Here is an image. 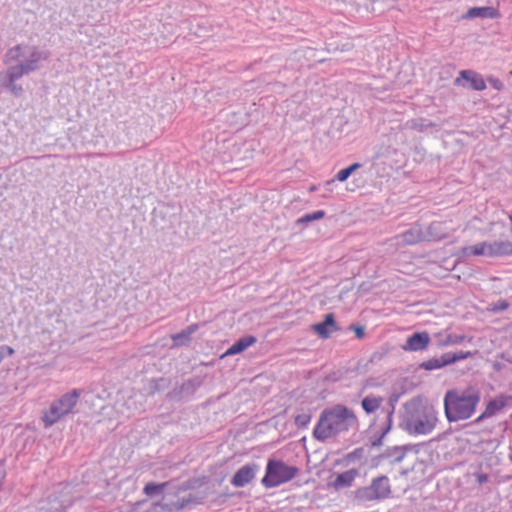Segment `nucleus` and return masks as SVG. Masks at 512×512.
I'll list each match as a JSON object with an SVG mask.
<instances>
[{
	"mask_svg": "<svg viewBox=\"0 0 512 512\" xmlns=\"http://www.w3.org/2000/svg\"><path fill=\"white\" fill-rule=\"evenodd\" d=\"M511 405H512V397L511 396L500 395V396L490 400L487 403L485 410L483 411V413L480 416H478L475 419L474 423H479L486 418L492 417L495 414H497L498 412L502 411L505 407H508Z\"/></svg>",
	"mask_w": 512,
	"mask_h": 512,
	"instance_id": "obj_10",
	"label": "nucleus"
},
{
	"mask_svg": "<svg viewBox=\"0 0 512 512\" xmlns=\"http://www.w3.org/2000/svg\"><path fill=\"white\" fill-rule=\"evenodd\" d=\"M404 415L400 426L411 435L429 434L436 426L437 412L433 405L420 398H412L404 404Z\"/></svg>",
	"mask_w": 512,
	"mask_h": 512,
	"instance_id": "obj_3",
	"label": "nucleus"
},
{
	"mask_svg": "<svg viewBox=\"0 0 512 512\" xmlns=\"http://www.w3.org/2000/svg\"><path fill=\"white\" fill-rule=\"evenodd\" d=\"M431 342V338L428 332H414L410 335L405 343L402 345L404 351H423L426 350Z\"/></svg>",
	"mask_w": 512,
	"mask_h": 512,
	"instance_id": "obj_11",
	"label": "nucleus"
},
{
	"mask_svg": "<svg viewBox=\"0 0 512 512\" xmlns=\"http://www.w3.org/2000/svg\"><path fill=\"white\" fill-rule=\"evenodd\" d=\"M460 254L463 257L468 256H487V241L477 243L472 246H464L460 249Z\"/></svg>",
	"mask_w": 512,
	"mask_h": 512,
	"instance_id": "obj_23",
	"label": "nucleus"
},
{
	"mask_svg": "<svg viewBox=\"0 0 512 512\" xmlns=\"http://www.w3.org/2000/svg\"><path fill=\"white\" fill-rule=\"evenodd\" d=\"M480 399V391L472 387L446 391L443 402L447 421L452 423L471 418Z\"/></svg>",
	"mask_w": 512,
	"mask_h": 512,
	"instance_id": "obj_4",
	"label": "nucleus"
},
{
	"mask_svg": "<svg viewBox=\"0 0 512 512\" xmlns=\"http://www.w3.org/2000/svg\"><path fill=\"white\" fill-rule=\"evenodd\" d=\"M475 354H478L477 350L474 352L462 351V350L457 351V352H446V358H447L448 364L451 365L458 361L470 358V357L474 356Z\"/></svg>",
	"mask_w": 512,
	"mask_h": 512,
	"instance_id": "obj_29",
	"label": "nucleus"
},
{
	"mask_svg": "<svg viewBox=\"0 0 512 512\" xmlns=\"http://www.w3.org/2000/svg\"><path fill=\"white\" fill-rule=\"evenodd\" d=\"M378 420H379V419H378V418H376V419L373 421V423L371 424V426H373V425H378ZM392 426H393V424H390V425H389V422H388V421H385V420L381 421V422L379 423V427H380L379 434H378V436H375V437L371 440V445H372L373 447L381 446V445H382V443H383V438L385 437V435H386L387 433H389V432H390V430L392 429Z\"/></svg>",
	"mask_w": 512,
	"mask_h": 512,
	"instance_id": "obj_24",
	"label": "nucleus"
},
{
	"mask_svg": "<svg viewBox=\"0 0 512 512\" xmlns=\"http://www.w3.org/2000/svg\"><path fill=\"white\" fill-rule=\"evenodd\" d=\"M397 401L398 396L393 394L386 400V404L382 407V414H384L383 420L388 421L389 425L393 424V416L395 413V405Z\"/></svg>",
	"mask_w": 512,
	"mask_h": 512,
	"instance_id": "obj_27",
	"label": "nucleus"
},
{
	"mask_svg": "<svg viewBox=\"0 0 512 512\" xmlns=\"http://www.w3.org/2000/svg\"><path fill=\"white\" fill-rule=\"evenodd\" d=\"M195 484V480L185 481L176 487V493L185 492L187 490L193 489L195 487Z\"/></svg>",
	"mask_w": 512,
	"mask_h": 512,
	"instance_id": "obj_37",
	"label": "nucleus"
},
{
	"mask_svg": "<svg viewBox=\"0 0 512 512\" xmlns=\"http://www.w3.org/2000/svg\"><path fill=\"white\" fill-rule=\"evenodd\" d=\"M299 472L296 466L287 465L282 460L269 459L265 476L261 484L265 488H274L292 480Z\"/></svg>",
	"mask_w": 512,
	"mask_h": 512,
	"instance_id": "obj_6",
	"label": "nucleus"
},
{
	"mask_svg": "<svg viewBox=\"0 0 512 512\" xmlns=\"http://www.w3.org/2000/svg\"><path fill=\"white\" fill-rule=\"evenodd\" d=\"M471 339L472 338H468L464 334L449 333V334L445 335L444 339L438 341V346L439 347H447V346H451V345H459V344L463 343L465 340H468L470 342Z\"/></svg>",
	"mask_w": 512,
	"mask_h": 512,
	"instance_id": "obj_28",
	"label": "nucleus"
},
{
	"mask_svg": "<svg viewBox=\"0 0 512 512\" xmlns=\"http://www.w3.org/2000/svg\"><path fill=\"white\" fill-rule=\"evenodd\" d=\"M434 337L440 341V340L444 339L445 335L443 332H437L434 334Z\"/></svg>",
	"mask_w": 512,
	"mask_h": 512,
	"instance_id": "obj_41",
	"label": "nucleus"
},
{
	"mask_svg": "<svg viewBox=\"0 0 512 512\" xmlns=\"http://www.w3.org/2000/svg\"><path fill=\"white\" fill-rule=\"evenodd\" d=\"M363 455H364V448L359 447V448H356L353 451L347 453L344 456V461L346 463H350V462L355 461L356 459H361L363 457Z\"/></svg>",
	"mask_w": 512,
	"mask_h": 512,
	"instance_id": "obj_34",
	"label": "nucleus"
},
{
	"mask_svg": "<svg viewBox=\"0 0 512 512\" xmlns=\"http://www.w3.org/2000/svg\"><path fill=\"white\" fill-rule=\"evenodd\" d=\"M488 82L490 83V85H491L494 89H496V90H498V91H500V90H502V89L504 88V84H503V82H502L500 79H498V78L489 77V78H488Z\"/></svg>",
	"mask_w": 512,
	"mask_h": 512,
	"instance_id": "obj_38",
	"label": "nucleus"
},
{
	"mask_svg": "<svg viewBox=\"0 0 512 512\" xmlns=\"http://www.w3.org/2000/svg\"><path fill=\"white\" fill-rule=\"evenodd\" d=\"M463 80L470 83V88L476 91L486 89V82L481 74L472 70H461L459 76L454 80L456 86H464Z\"/></svg>",
	"mask_w": 512,
	"mask_h": 512,
	"instance_id": "obj_12",
	"label": "nucleus"
},
{
	"mask_svg": "<svg viewBox=\"0 0 512 512\" xmlns=\"http://www.w3.org/2000/svg\"><path fill=\"white\" fill-rule=\"evenodd\" d=\"M447 365H449V364H448V361L446 358V353H444L440 357L431 358V359H428L427 361H423L422 363L419 364V368L427 370V371H431V370L443 368Z\"/></svg>",
	"mask_w": 512,
	"mask_h": 512,
	"instance_id": "obj_25",
	"label": "nucleus"
},
{
	"mask_svg": "<svg viewBox=\"0 0 512 512\" xmlns=\"http://www.w3.org/2000/svg\"><path fill=\"white\" fill-rule=\"evenodd\" d=\"M349 330L353 331L358 339H363L366 336L364 326L357 324H350Z\"/></svg>",
	"mask_w": 512,
	"mask_h": 512,
	"instance_id": "obj_35",
	"label": "nucleus"
},
{
	"mask_svg": "<svg viewBox=\"0 0 512 512\" xmlns=\"http://www.w3.org/2000/svg\"><path fill=\"white\" fill-rule=\"evenodd\" d=\"M312 415L310 413L298 414L294 418V423L298 429H305L311 421Z\"/></svg>",
	"mask_w": 512,
	"mask_h": 512,
	"instance_id": "obj_33",
	"label": "nucleus"
},
{
	"mask_svg": "<svg viewBox=\"0 0 512 512\" xmlns=\"http://www.w3.org/2000/svg\"><path fill=\"white\" fill-rule=\"evenodd\" d=\"M512 255V242L509 240L505 241H493L487 242V256L488 257H505Z\"/></svg>",
	"mask_w": 512,
	"mask_h": 512,
	"instance_id": "obj_16",
	"label": "nucleus"
},
{
	"mask_svg": "<svg viewBox=\"0 0 512 512\" xmlns=\"http://www.w3.org/2000/svg\"><path fill=\"white\" fill-rule=\"evenodd\" d=\"M419 451L418 445L406 444L403 446H393L388 447L382 454L381 457L385 459H389L391 463H399L401 462L408 452Z\"/></svg>",
	"mask_w": 512,
	"mask_h": 512,
	"instance_id": "obj_14",
	"label": "nucleus"
},
{
	"mask_svg": "<svg viewBox=\"0 0 512 512\" xmlns=\"http://www.w3.org/2000/svg\"><path fill=\"white\" fill-rule=\"evenodd\" d=\"M23 45L17 44L9 48L4 55L3 62L8 65L7 69L0 72V93L9 92L15 97L23 94V87L17 84V81L23 76L35 72L39 69V63L46 61L50 53L46 50H40L36 46L29 49V57L25 61H20Z\"/></svg>",
	"mask_w": 512,
	"mask_h": 512,
	"instance_id": "obj_1",
	"label": "nucleus"
},
{
	"mask_svg": "<svg viewBox=\"0 0 512 512\" xmlns=\"http://www.w3.org/2000/svg\"><path fill=\"white\" fill-rule=\"evenodd\" d=\"M499 16V11L491 6L485 7H472L470 8L466 14L463 16L465 19H473L476 17L479 18H489L494 19Z\"/></svg>",
	"mask_w": 512,
	"mask_h": 512,
	"instance_id": "obj_21",
	"label": "nucleus"
},
{
	"mask_svg": "<svg viewBox=\"0 0 512 512\" xmlns=\"http://www.w3.org/2000/svg\"><path fill=\"white\" fill-rule=\"evenodd\" d=\"M509 460L512 462V453L509 454Z\"/></svg>",
	"mask_w": 512,
	"mask_h": 512,
	"instance_id": "obj_43",
	"label": "nucleus"
},
{
	"mask_svg": "<svg viewBox=\"0 0 512 512\" xmlns=\"http://www.w3.org/2000/svg\"><path fill=\"white\" fill-rule=\"evenodd\" d=\"M487 481H488V475L487 474L481 473V474L477 475V482L479 484H484Z\"/></svg>",
	"mask_w": 512,
	"mask_h": 512,
	"instance_id": "obj_40",
	"label": "nucleus"
},
{
	"mask_svg": "<svg viewBox=\"0 0 512 512\" xmlns=\"http://www.w3.org/2000/svg\"><path fill=\"white\" fill-rule=\"evenodd\" d=\"M509 307V303L506 300H499L494 304L493 311L500 312L504 311Z\"/></svg>",
	"mask_w": 512,
	"mask_h": 512,
	"instance_id": "obj_39",
	"label": "nucleus"
},
{
	"mask_svg": "<svg viewBox=\"0 0 512 512\" xmlns=\"http://www.w3.org/2000/svg\"><path fill=\"white\" fill-rule=\"evenodd\" d=\"M81 394V390L73 389L52 401L49 408L41 417L44 427H52L60 420L73 413Z\"/></svg>",
	"mask_w": 512,
	"mask_h": 512,
	"instance_id": "obj_5",
	"label": "nucleus"
},
{
	"mask_svg": "<svg viewBox=\"0 0 512 512\" xmlns=\"http://www.w3.org/2000/svg\"><path fill=\"white\" fill-rule=\"evenodd\" d=\"M257 338L252 335H247L239 338L232 346L226 349V356L236 355L245 351L248 347L256 343Z\"/></svg>",
	"mask_w": 512,
	"mask_h": 512,
	"instance_id": "obj_22",
	"label": "nucleus"
},
{
	"mask_svg": "<svg viewBox=\"0 0 512 512\" xmlns=\"http://www.w3.org/2000/svg\"><path fill=\"white\" fill-rule=\"evenodd\" d=\"M357 476H359V469L351 468L346 470L336 476L332 482V487L335 490L349 488L353 485V482Z\"/></svg>",
	"mask_w": 512,
	"mask_h": 512,
	"instance_id": "obj_18",
	"label": "nucleus"
},
{
	"mask_svg": "<svg viewBox=\"0 0 512 512\" xmlns=\"http://www.w3.org/2000/svg\"><path fill=\"white\" fill-rule=\"evenodd\" d=\"M341 328L335 320L333 313H328L324 316V320L320 323L312 325V330L321 338L328 339L331 335L339 331Z\"/></svg>",
	"mask_w": 512,
	"mask_h": 512,
	"instance_id": "obj_13",
	"label": "nucleus"
},
{
	"mask_svg": "<svg viewBox=\"0 0 512 512\" xmlns=\"http://www.w3.org/2000/svg\"><path fill=\"white\" fill-rule=\"evenodd\" d=\"M259 469L258 464L248 463L237 470L230 483L237 488L244 487L255 478Z\"/></svg>",
	"mask_w": 512,
	"mask_h": 512,
	"instance_id": "obj_9",
	"label": "nucleus"
},
{
	"mask_svg": "<svg viewBox=\"0 0 512 512\" xmlns=\"http://www.w3.org/2000/svg\"><path fill=\"white\" fill-rule=\"evenodd\" d=\"M199 328L198 324H191L179 333L172 334L171 339L173 341V347L188 346L191 342V336Z\"/></svg>",
	"mask_w": 512,
	"mask_h": 512,
	"instance_id": "obj_19",
	"label": "nucleus"
},
{
	"mask_svg": "<svg viewBox=\"0 0 512 512\" xmlns=\"http://www.w3.org/2000/svg\"><path fill=\"white\" fill-rule=\"evenodd\" d=\"M170 482H148L144 488L143 493L148 497L159 496L164 493V491L169 487Z\"/></svg>",
	"mask_w": 512,
	"mask_h": 512,
	"instance_id": "obj_26",
	"label": "nucleus"
},
{
	"mask_svg": "<svg viewBox=\"0 0 512 512\" xmlns=\"http://www.w3.org/2000/svg\"><path fill=\"white\" fill-rule=\"evenodd\" d=\"M398 237L401 238V241L406 245H414L426 239L424 232L418 225L405 230Z\"/></svg>",
	"mask_w": 512,
	"mask_h": 512,
	"instance_id": "obj_20",
	"label": "nucleus"
},
{
	"mask_svg": "<svg viewBox=\"0 0 512 512\" xmlns=\"http://www.w3.org/2000/svg\"><path fill=\"white\" fill-rule=\"evenodd\" d=\"M170 384V381L166 378L160 377L151 381L150 389L152 393L160 392L166 389Z\"/></svg>",
	"mask_w": 512,
	"mask_h": 512,
	"instance_id": "obj_32",
	"label": "nucleus"
},
{
	"mask_svg": "<svg viewBox=\"0 0 512 512\" xmlns=\"http://www.w3.org/2000/svg\"><path fill=\"white\" fill-rule=\"evenodd\" d=\"M384 401V397L370 393L362 398L361 408L367 415L374 414L379 409L380 413L382 414V407Z\"/></svg>",
	"mask_w": 512,
	"mask_h": 512,
	"instance_id": "obj_17",
	"label": "nucleus"
},
{
	"mask_svg": "<svg viewBox=\"0 0 512 512\" xmlns=\"http://www.w3.org/2000/svg\"><path fill=\"white\" fill-rule=\"evenodd\" d=\"M202 385V379L200 377H193L182 383L179 388H175L168 394L169 399L171 400H191L197 390Z\"/></svg>",
	"mask_w": 512,
	"mask_h": 512,
	"instance_id": "obj_8",
	"label": "nucleus"
},
{
	"mask_svg": "<svg viewBox=\"0 0 512 512\" xmlns=\"http://www.w3.org/2000/svg\"><path fill=\"white\" fill-rule=\"evenodd\" d=\"M511 232H512V227H511Z\"/></svg>",
	"mask_w": 512,
	"mask_h": 512,
	"instance_id": "obj_44",
	"label": "nucleus"
},
{
	"mask_svg": "<svg viewBox=\"0 0 512 512\" xmlns=\"http://www.w3.org/2000/svg\"><path fill=\"white\" fill-rule=\"evenodd\" d=\"M15 354V350L8 345H0V363L7 356H13Z\"/></svg>",
	"mask_w": 512,
	"mask_h": 512,
	"instance_id": "obj_36",
	"label": "nucleus"
},
{
	"mask_svg": "<svg viewBox=\"0 0 512 512\" xmlns=\"http://www.w3.org/2000/svg\"><path fill=\"white\" fill-rule=\"evenodd\" d=\"M325 216V211L324 210H317V211H314L312 213H307L305 215H303L302 217H300L298 220H297V223L299 224H308L312 221H315V220H320L322 218H324Z\"/></svg>",
	"mask_w": 512,
	"mask_h": 512,
	"instance_id": "obj_31",
	"label": "nucleus"
},
{
	"mask_svg": "<svg viewBox=\"0 0 512 512\" xmlns=\"http://www.w3.org/2000/svg\"><path fill=\"white\" fill-rule=\"evenodd\" d=\"M359 420L354 411L342 404L325 408L313 429V437L320 442L336 437L350 429H358Z\"/></svg>",
	"mask_w": 512,
	"mask_h": 512,
	"instance_id": "obj_2",
	"label": "nucleus"
},
{
	"mask_svg": "<svg viewBox=\"0 0 512 512\" xmlns=\"http://www.w3.org/2000/svg\"><path fill=\"white\" fill-rule=\"evenodd\" d=\"M361 167H362L361 163L355 162V163L351 164L350 166H348L344 169H341L336 174L335 179L340 182H344L352 175V173H354L356 170H358Z\"/></svg>",
	"mask_w": 512,
	"mask_h": 512,
	"instance_id": "obj_30",
	"label": "nucleus"
},
{
	"mask_svg": "<svg viewBox=\"0 0 512 512\" xmlns=\"http://www.w3.org/2000/svg\"><path fill=\"white\" fill-rule=\"evenodd\" d=\"M390 484L387 476L374 478L369 486L361 487L356 491V497L363 501L384 499L390 494Z\"/></svg>",
	"mask_w": 512,
	"mask_h": 512,
	"instance_id": "obj_7",
	"label": "nucleus"
},
{
	"mask_svg": "<svg viewBox=\"0 0 512 512\" xmlns=\"http://www.w3.org/2000/svg\"><path fill=\"white\" fill-rule=\"evenodd\" d=\"M201 502L202 497L189 494L188 496L180 497L177 500L166 503L165 509L169 512L181 511L184 509H192Z\"/></svg>",
	"mask_w": 512,
	"mask_h": 512,
	"instance_id": "obj_15",
	"label": "nucleus"
},
{
	"mask_svg": "<svg viewBox=\"0 0 512 512\" xmlns=\"http://www.w3.org/2000/svg\"><path fill=\"white\" fill-rule=\"evenodd\" d=\"M509 220H510L511 227H512V215L511 214L509 215Z\"/></svg>",
	"mask_w": 512,
	"mask_h": 512,
	"instance_id": "obj_42",
	"label": "nucleus"
}]
</instances>
